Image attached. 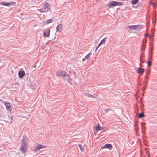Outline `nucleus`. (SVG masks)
<instances>
[{"label":"nucleus","instance_id":"1","mask_svg":"<svg viewBox=\"0 0 157 157\" xmlns=\"http://www.w3.org/2000/svg\"><path fill=\"white\" fill-rule=\"evenodd\" d=\"M25 141L26 139L25 138V137L23 136L22 137V142L21 145L19 150L23 153L24 154L26 152V149L25 147L26 145Z\"/></svg>","mask_w":157,"mask_h":157},{"label":"nucleus","instance_id":"2","mask_svg":"<svg viewBox=\"0 0 157 157\" xmlns=\"http://www.w3.org/2000/svg\"><path fill=\"white\" fill-rule=\"evenodd\" d=\"M43 35L45 37H48L50 35V29L47 28L43 31Z\"/></svg>","mask_w":157,"mask_h":157},{"label":"nucleus","instance_id":"3","mask_svg":"<svg viewBox=\"0 0 157 157\" xmlns=\"http://www.w3.org/2000/svg\"><path fill=\"white\" fill-rule=\"evenodd\" d=\"M50 4L48 2H45L44 5L43 6V8L44 10V11L46 12V11H49L50 9L49 8Z\"/></svg>","mask_w":157,"mask_h":157},{"label":"nucleus","instance_id":"4","mask_svg":"<svg viewBox=\"0 0 157 157\" xmlns=\"http://www.w3.org/2000/svg\"><path fill=\"white\" fill-rule=\"evenodd\" d=\"M127 27L130 30H140V26L138 25H129Z\"/></svg>","mask_w":157,"mask_h":157},{"label":"nucleus","instance_id":"5","mask_svg":"<svg viewBox=\"0 0 157 157\" xmlns=\"http://www.w3.org/2000/svg\"><path fill=\"white\" fill-rule=\"evenodd\" d=\"M0 4L7 6H10V5H15V3L14 2H0Z\"/></svg>","mask_w":157,"mask_h":157},{"label":"nucleus","instance_id":"6","mask_svg":"<svg viewBox=\"0 0 157 157\" xmlns=\"http://www.w3.org/2000/svg\"><path fill=\"white\" fill-rule=\"evenodd\" d=\"M116 3L117 1H112L107 4L106 5L109 8H110L117 6Z\"/></svg>","mask_w":157,"mask_h":157},{"label":"nucleus","instance_id":"7","mask_svg":"<svg viewBox=\"0 0 157 157\" xmlns=\"http://www.w3.org/2000/svg\"><path fill=\"white\" fill-rule=\"evenodd\" d=\"M135 70L138 73L141 75H142L145 71V69L141 67L137 68Z\"/></svg>","mask_w":157,"mask_h":157},{"label":"nucleus","instance_id":"8","mask_svg":"<svg viewBox=\"0 0 157 157\" xmlns=\"http://www.w3.org/2000/svg\"><path fill=\"white\" fill-rule=\"evenodd\" d=\"M45 146L40 144H38L34 149V152H35L36 151L39 150L42 148H45Z\"/></svg>","mask_w":157,"mask_h":157},{"label":"nucleus","instance_id":"9","mask_svg":"<svg viewBox=\"0 0 157 157\" xmlns=\"http://www.w3.org/2000/svg\"><path fill=\"white\" fill-rule=\"evenodd\" d=\"M108 148L110 150L112 149V146L111 144H106L104 145L102 148Z\"/></svg>","mask_w":157,"mask_h":157},{"label":"nucleus","instance_id":"10","mask_svg":"<svg viewBox=\"0 0 157 157\" xmlns=\"http://www.w3.org/2000/svg\"><path fill=\"white\" fill-rule=\"evenodd\" d=\"M63 77V79H65V77H69V75L64 71H62L61 72V75Z\"/></svg>","mask_w":157,"mask_h":157},{"label":"nucleus","instance_id":"11","mask_svg":"<svg viewBox=\"0 0 157 157\" xmlns=\"http://www.w3.org/2000/svg\"><path fill=\"white\" fill-rule=\"evenodd\" d=\"M5 105L7 110H10V111H11V104L9 102H5Z\"/></svg>","mask_w":157,"mask_h":157},{"label":"nucleus","instance_id":"12","mask_svg":"<svg viewBox=\"0 0 157 157\" xmlns=\"http://www.w3.org/2000/svg\"><path fill=\"white\" fill-rule=\"evenodd\" d=\"M18 74L19 78H23L25 75V71H20L18 72Z\"/></svg>","mask_w":157,"mask_h":157},{"label":"nucleus","instance_id":"13","mask_svg":"<svg viewBox=\"0 0 157 157\" xmlns=\"http://www.w3.org/2000/svg\"><path fill=\"white\" fill-rule=\"evenodd\" d=\"M57 31L61 32L63 29V25L62 24H59L56 27Z\"/></svg>","mask_w":157,"mask_h":157},{"label":"nucleus","instance_id":"14","mask_svg":"<svg viewBox=\"0 0 157 157\" xmlns=\"http://www.w3.org/2000/svg\"><path fill=\"white\" fill-rule=\"evenodd\" d=\"M103 129V128L100 125L98 124L96 126L95 128V130L96 131H99L100 130H102Z\"/></svg>","mask_w":157,"mask_h":157},{"label":"nucleus","instance_id":"15","mask_svg":"<svg viewBox=\"0 0 157 157\" xmlns=\"http://www.w3.org/2000/svg\"><path fill=\"white\" fill-rule=\"evenodd\" d=\"M53 19H48L44 23H46L47 24H48L52 22H53Z\"/></svg>","mask_w":157,"mask_h":157},{"label":"nucleus","instance_id":"16","mask_svg":"<svg viewBox=\"0 0 157 157\" xmlns=\"http://www.w3.org/2000/svg\"><path fill=\"white\" fill-rule=\"evenodd\" d=\"M85 95L86 96L88 97H91V98H95V96H94L93 95H92L90 94L89 93H85Z\"/></svg>","mask_w":157,"mask_h":157},{"label":"nucleus","instance_id":"17","mask_svg":"<svg viewBox=\"0 0 157 157\" xmlns=\"http://www.w3.org/2000/svg\"><path fill=\"white\" fill-rule=\"evenodd\" d=\"M105 39H106V38H104L103 39H102L101 40V42H100V43L98 45V46H100L101 44H102V43L105 44Z\"/></svg>","mask_w":157,"mask_h":157},{"label":"nucleus","instance_id":"18","mask_svg":"<svg viewBox=\"0 0 157 157\" xmlns=\"http://www.w3.org/2000/svg\"><path fill=\"white\" fill-rule=\"evenodd\" d=\"M144 114L143 113H141L139 114L138 115V117L139 118H142L144 117Z\"/></svg>","mask_w":157,"mask_h":157},{"label":"nucleus","instance_id":"19","mask_svg":"<svg viewBox=\"0 0 157 157\" xmlns=\"http://www.w3.org/2000/svg\"><path fill=\"white\" fill-rule=\"evenodd\" d=\"M138 0H132L131 2L132 4H136L138 2Z\"/></svg>","mask_w":157,"mask_h":157},{"label":"nucleus","instance_id":"20","mask_svg":"<svg viewBox=\"0 0 157 157\" xmlns=\"http://www.w3.org/2000/svg\"><path fill=\"white\" fill-rule=\"evenodd\" d=\"M116 4H117V6H121V5H124L123 2H117V1Z\"/></svg>","mask_w":157,"mask_h":157},{"label":"nucleus","instance_id":"21","mask_svg":"<svg viewBox=\"0 0 157 157\" xmlns=\"http://www.w3.org/2000/svg\"><path fill=\"white\" fill-rule=\"evenodd\" d=\"M146 63H147L148 66H150L151 64V61L150 60H149L146 62Z\"/></svg>","mask_w":157,"mask_h":157},{"label":"nucleus","instance_id":"22","mask_svg":"<svg viewBox=\"0 0 157 157\" xmlns=\"http://www.w3.org/2000/svg\"><path fill=\"white\" fill-rule=\"evenodd\" d=\"M90 52H89V53H88L85 57V58L87 59H88L90 58Z\"/></svg>","mask_w":157,"mask_h":157},{"label":"nucleus","instance_id":"23","mask_svg":"<svg viewBox=\"0 0 157 157\" xmlns=\"http://www.w3.org/2000/svg\"><path fill=\"white\" fill-rule=\"evenodd\" d=\"M67 81L69 82V83L71 84L72 82V79L70 78L68 80H67Z\"/></svg>","mask_w":157,"mask_h":157},{"label":"nucleus","instance_id":"24","mask_svg":"<svg viewBox=\"0 0 157 157\" xmlns=\"http://www.w3.org/2000/svg\"><path fill=\"white\" fill-rule=\"evenodd\" d=\"M79 147L80 149V150L82 151H83V150H84V148L83 147L82 145L79 144Z\"/></svg>","mask_w":157,"mask_h":157},{"label":"nucleus","instance_id":"25","mask_svg":"<svg viewBox=\"0 0 157 157\" xmlns=\"http://www.w3.org/2000/svg\"><path fill=\"white\" fill-rule=\"evenodd\" d=\"M146 40L144 39L143 40V44L142 45V47H144V48H145V46L144 45V43H145L146 42Z\"/></svg>","mask_w":157,"mask_h":157},{"label":"nucleus","instance_id":"26","mask_svg":"<svg viewBox=\"0 0 157 157\" xmlns=\"http://www.w3.org/2000/svg\"><path fill=\"white\" fill-rule=\"evenodd\" d=\"M56 75L57 76H59L61 75V73H60L58 71L56 72Z\"/></svg>","mask_w":157,"mask_h":157},{"label":"nucleus","instance_id":"27","mask_svg":"<svg viewBox=\"0 0 157 157\" xmlns=\"http://www.w3.org/2000/svg\"><path fill=\"white\" fill-rule=\"evenodd\" d=\"M38 10L40 11V12H44V10L43 9V8H42V9H38Z\"/></svg>","mask_w":157,"mask_h":157},{"label":"nucleus","instance_id":"28","mask_svg":"<svg viewBox=\"0 0 157 157\" xmlns=\"http://www.w3.org/2000/svg\"><path fill=\"white\" fill-rule=\"evenodd\" d=\"M65 78H66V79H64V80H68V79L70 77V76L69 75V77H65Z\"/></svg>","mask_w":157,"mask_h":157},{"label":"nucleus","instance_id":"29","mask_svg":"<svg viewBox=\"0 0 157 157\" xmlns=\"http://www.w3.org/2000/svg\"><path fill=\"white\" fill-rule=\"evenodd\" d=\"M145 36L146 37H150V38H151V37H150V36H149V35H148V34H146V33H145Z\"/></svg>","mask_w":157,"mask_h":157},{"label":"nucleus","instance_id":"30","mask_svg":"<svg viewBox=\"0 0 157 157\" xmlns=\"http://www.w3.org/2000/svg\"><path fill=\"white\" fill-rule=\"evenodd\" d=\"M145 79L147 80L148 79V77H147V76H146L145 77Z\"/></svg>","mask_w":157,"mask_h":157},{"label":"nucleus","instance_id":"31","mask_svg":"<svg viewBox=\"0 0 157 157\" xmlns=\"http://www.w3.org/2000/svg\"><path fill=\"white\" fill-rule=\"evenodd\" d=\"M99 47V46H98V45L97 46V47H96V48L95 49V51H96L97 50V49Z\"/></svg>","mask_w":157,"mask_h":157},{"label":"nucleus","instance_id":"32","mask_svg":"<svg viewBox=\"0 0 157 157\" xmlns=\"http://www.w3.org/2000/svg\"><path fill=\"white\" fill-rule=\"evenodd\" d=\"M153 6L155 7V4L154 3H153Z\"/></svg>","mask_w":157,"mask_h":157},{"label":"nucleus","instance_id":"33","mask_svg":"<svg viewBox=\"0 0 157 157\" xmlns=\"http://www.w3.org/2000/svg\"><path fill=\"white\" fill-rule=\"evenodd\" d=\"M108 109H106V110H105V111H108Z\"/></svg>","mask_w":157,"mask_h":157},{"label":"nucleus","instance_id":"34","mask_svg":"<svg viewBox=\"0 0 157 157\" xmlns=\"http://www.w3.org/2000/svg\"><path fill=\"white\" fill-rule=\"evenodd\" d=\"M148 157H150V155H149L148 156Z\"/></svg>","mask_w":157,"mask_h":157},{"label":"nucleus","instance_id":"35","mask_svg":"<svg viewBox=\"0 0 157 157\" xmlns=\"http://www.w3.org/2000/svg\"><path fill=\"white\" fill-rule=\"evenodd\" d=\"M135 126H136V124H135Z\"/></svg>","mask_w":157,"mask_h":157},{"label":"nucleus","instance_id":"36","mask_svg":"<svg viewBox=\"0 0 157 157\" xmlns=\"http://www.w3.org/2000/svg\"><path fill=\"white\" fill-rule=\"evenodd\" d=\"M143 91H144V89H143Z\"/></svg>","mask_w":157,"mask_h":157}]
</instances>
